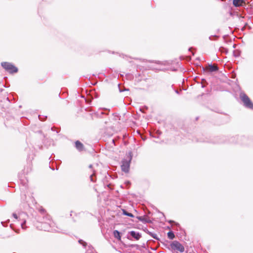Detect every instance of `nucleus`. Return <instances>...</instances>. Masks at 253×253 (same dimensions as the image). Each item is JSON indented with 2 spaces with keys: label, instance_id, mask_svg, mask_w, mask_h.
Here are the masks:
<instances>
[{
  "label": "nucleus",
  "instance_id": "nucleus-1",
  "mask_svg": "<svg viewBox=\"0 0 253 253\" xmlns=\"http://www.w3.org/2000/svg\"><path fill=\"white\" fill-rule=\"evenodd\" d=\"M240 98L246 107L253 109V103L246 94L244 92L241 93L240 94Z\"/></svg>",
  "mask_w": 253,
  "mask_h": 253
},
{
  "label": "nucleus",
  "instance_id": "nucleus-2",
  "mask_svg": "<svg viewBox=\"0 0 253 253\" xmlns=\"http://www.w3.org/2000/svg\"><path fill=\"white\" fill-rule=\"evenodd\" d=\"M1 65L6 71L10 73H15L18 72L17 68L9 62H1Z\"/></svg>",
  "mask_w": 253,
  "mask_h": 253
},
{
  "label": "nucleus",
  "instance_id": "nucleus-3",
  "mask_svg": "<svg viewBox=\"0 0 253 253\" xmlns=\"http://www.w3.org/2000/svg\"><path fill=\"white\" fill-rule=\"evenodd\" d=\"M170 248L172 250L177 251L180 253H183L184 251V247L177 241H173L170 245Z\"/></svg>",
  "mask_w": 253,
  "mask_h": 253
},
{
  "label": "nucleus",
  "instance_id": "nucleus-4",
  "mask_svg": "<svg viewBox=\"0 0 253 253\" xmlns=\"http://www.w3.org/2000/svg\"><path fill=\"white\" fill-rule=\"evenodd\" d=\"M129 166L130 161H123L122 165L121 166L122 170L125 172H128L129 170Z\"/></svg>",
  "mask_w": 253,
  "mask_h": 253
},
{
  "label": "nucleus",
  "instance_id": "nucleus-5",
  "mask_svg": "<svg viewBox=\"0 0 253 253\" xmlns=\"http://www.w3.org/2000/svg\"><path fill=\"white\" fill-rule=\"evenodd\" d=\"M218 69L216 64L209 65L204 69V71L206 72H212L217 71Z\"/></svg>",
  "mask_w": 253,
  "mask_h": 253
},
{
  "label": "nucleus",
  "instance_id": "nucleus-6",
  "mask_svg": "<svg viewBox=\"0 0 253 253\" xmlns=\"http://www.w3.org/2000/svg\"><path fill=\"white\" fill-rule=\"evenodd\" d=\"M75 146L76 148L80 151H82L84 150V146L83 144L79 140L75 142Z\"/></svg>",
  "mask_w": 253,
  "mask_h": 253
},
{
  "label": "nucleus",
  "instance_id": "nucleus-7",
  "mask_svg": "<svg viewBox=\"0 0 253 253\" xmlns=\"http://www.w3.org/2000/svg\"><path fill=\"white\" fill-rule=\"evenodd\" d=\"M244 0H233V3L235 6L238 7L242 6L243 3H245Z\"/></svg>",
  "mask_w": 253,
  "mask_h": 253
},
{
  "label": "nucleus",
  "instance_id": "nucleus-8",
  "mask_svg": "<svg viewBox=\"0 0 253 253\" xmlns=\"http://www.w3.org/2000/svg\"><path fill=\"white\" fill-rule=\"evenodd\" d=\"M130 234L132 237H133L134 238H135L136 240H139L140 237L141 235L139 233L136 232L134 231H132L130 232Z\"/></svg>",
  "mask_w": 253,
  "mask_h": 253
},
{
  "label": "nucleus",
  "instance_id": "nucleus-9",
  "mask_svg": "<svg viewBox=\"0 0 253 253\" xmlns=\"http://www.w3.org/2000/svg\"><path fill=\"white\" fill-rule=\"evenodd\" d=\"M113 234L116 238H117L119 240H121V237L120 236V233L118 230H115L113 232Z\"/></svg>",
  "mask_w": 253,
  "mask_h": 253
},
{
  "label": "nucleus",
  "instance_id": "nucleus-10",
  "mask_svg": "<svg viewBox=\"0 0 253 253\" xmlns=\"http://www.w3.org/2000/svg\"><path fill=\"white\" fill-rule=\"evenodd\" d=\"M168 237L169 239L172 240L174 238L175 235L172 231H170L168 233Z\"/></svg>",
  "mask_w": 253,
  "mask_h": 253
},
{
  "label": "nucleus",
  "instance_id": "nucleus-11",
  "mask_svg": "<svg viewBox=\"0 0 253 253\" xmlns=\"http://www.w3.org/2000/svg\"><path fill=\"white\" fill-rule=\"evenodd\" d=\"M123 213L124 214L128 216L129 217H133L134 216V215L131 213L127 212L125 210H123Z\"/></svg>",
  "mask_w": 253,
  "mask_h": 253
},
{
  "label": "nucleus",
  "instance_id": "nucleus-12",
  "mask_svg": "<svg viewBox=\"0 0 253 253\" xmlns=\"http://www.w3.org/2000/svg\"><path fill=\"white\" fill-rule=\"evenodd\" d=\"M139 220L145 222H149V221L146 220L145 218L143 216H138L137 217Z\"/></svg>",
  "mask_w": 253,
  "mask_h": 253
},
{
  "label": "nucleus",
  "instance_id": "nucleus-13",
  "mask_svg": "<svg viewBox=\"0 0 253 253\" xmlns=\"http://www.w3.org/2000/svg\"><path fill=\"white\" fill-rule=\"evenodd\" d=\"M34 157H35V154H33L31 157H30V156H29L28 157V160L30 161L31 162H32V161L34 159Z\"/></svg>",
  "mask_w": 253,
  "mask_h": 253
},
{
  "label": "nucleus",
  "instance_id": "nucleus-14",
  "mask_svg": "<svg viewBox=\"0 0 253 253\" xmlns=\"http://www.w3.org/2000/svg\"><path fill=\"white\" fill-rule=\"evenodd\" d=\"M93 175H94V173L90 175V180H91V181H93V182L95 181V180L93 179Z\"/></svg>",
  "mask_w": 253,
  "mask_h": 253
},
{
  "label": "nucleus",
  "instance_id": "nucleus-15",
  "mask_svg": "<svg viewBox=\"0 0 253 253\" xmlns=\"http://www.w3.org/2000/svg\"><path fill=\"white\" fill-rule=\"evenodd\" d=\"M13 216L15 218V219H17L18 218V216L17 215V214L15 213H13L12 214Z\"/></svg>",
  "mask_w": 253,
  "mask_h": 253
},
{
  "label": "nucleus",
  "instance_id": "nucleus-16",
  "mask_svg": "<svg viewBox=\"0 0 253 253\" xmlns=\"http://www.w3.org/2000/svg\"><path fill=\"white\" fill-rule=\"evenodd\" d=\"M89 167H90V168H92V166H91V165H90Z\"/></svg>",
  "mask_w": 253,
  "mask_h": 253
}]
</instances>
